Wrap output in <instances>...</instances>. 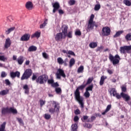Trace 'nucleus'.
Segmentation results:
<instances>
[{
	"label": "nucleus",
	"instance_id": "obj_36",
	"mask_svg": "<svg viewBox=\"0 0 131 131\" xmlns=\"http://www.w3.org/2000/svg\"><path fill=\"white\" fill-rule=\"evenodd\" d=\"M104 81H105V77H104V76H102L101 77L99 82L100 85H103L104 84Z\"/></svg>",
	"mask_w": 131,
	"mask_h": 131
},
{
	"label": "nucleus",
	"instance_id": "obj_1",
	"mask_svg": "<svg viewBox=\"0 0 131 131\" xmlns=\"http://www.w3.org/2000/svg\"><path fill=\"white\" fill-rule=\"evenodd\" d=\"M86 85L85 84H82L79 86L75 90L74 95L76 100L78 101V103L81 106V108H84V105L83 103V98L80 96V92L79 91H83Z\"/></svg>",
	"mask_w": 131,
	"mask_h": 131
},
{
	"label": "nucleus",
	"instance_id": "obj_48",
	"mask_svg": "<svg viewBox=\"0 0 131 131\" xmlns=\"http://www.w3.org/2000/svg\"><path fill=\"white\" fill-rule=\"evenodd\" d=\"M94 18H95V15L92 14L90 16V18L89 20V22H95L94 21Z\"/></svg>",
	"mask_w": 131,
	"mask_h": 131
},
{
	"label": "nucleus",
	"instance_id": "obj_51",
	"mask_svg": "<svg viewBox=\"0 0 131 131\" xmlns=\"http://www.w3.org/2000/svg\"><path fill=\"white\" fill-rule=\"evenodd\" d=\"M104 49V46H100L99 47H98L96 49V52H101Z\"/></svg>",
	"mask_w": 131,
	"mask_h": 131
},
{
	"label": "nucleus",
	"instance_id": "obj_44",
	"mask_svg": "<svg viewBox=\"0 0 131 131\" xmlns=\"http://www.w3.org/2000/svg\"><path fill=\"white\" fill-rule=\"evenodd\" d=\"M76 1L75 0H70L69 1V5L70 6H74L75 5Z\"/></svg>",
	"mask_w": 131,
	"mask_h": 131
},
{
	"label": "nucleus",
	"instance_id": "obj_24",
	"mask_svg": "<svg viewBox=\"0 0 131 131\" xmlns=\"http://www.w3.org/2000/svg\"><path fill=\"white\" fill-rule=\"evenodd\" d=\"M37 50V47L34 46H31L28 48V52H35Z\"/></svg>",
	"mask_w": 131,
	"mask_h": 131
},
{
	"label": "nucleus",
	"instance_id": "obj_34",
	"mask_svg": "<svg viewBox=\"0 0 131 131\" xmlns=\"http://www.w3.org/2000/svg\"><path fill=\"white\" fill-rule=\"evenodd\" d=\"M15 30V27H11L8 29L7 31H6V34H10L12 31H14Z\"/></svg>",
	"mask_w": 131,
	"mask_h": 131
},
{
	"label": "nucleus",
	"instance_id": "obj_7",
	"mask_svg": "<svg viewBox=\"0 0 131 131\" xmlns=\"http://www.w3.org/2000/svg\"><path fill=\"white\" fill-rule=\"evenodd\" d=\"M31 75H32V70L31 69H28L23 73L20 80H24L25 79H28Z\"/></svg>",
	"mask_w": 131,
	"mask_h": 131
},
{
	"label": "nucleus",
	"instance_id": "obj_59",
	"mask_svg": "<svg viewBox=\"0 0 131 131\" xmlns=\"http://www.w3.org/2000/svg\"><path fill=\"white\" fill-rule=\"evenodd\" d=\"M122 93H126V87L123 86L121 87Z\"/></svg>",
	"mask_w": 131,
	"mask_h": 131
},
{
	"label": "nucleus",
	"instance_id": "obj_47",
	"mask_svg": "<svg viewBox=\"0 0 131 131\" xmlns=\"http://www.w3.org/2000/svg\"><path fill=\"white\" fill-rule=\"evenodd\" d=\"M7 75V73H6V72L5 71H3L1 73V77H2V78H4L5 77H6Z\"/></svg>",
	"mask_w": 131,
	"mask_h": 131
},
{
	"label": "nucleus",
	"instance_id": "obj_26",
	"mask_svg": "<svg viewBox=\"0 0 131 131\" xmlns=\"http://www.w3.org/2000/svg\"><path fill=\"white\" fill-rule=\"evenodd\" d=\"M9 93V90H4L0 92V96H6V95H8Z\"/></svg>",
	"mask_w": 131,
	"mask_h": 131
},
{
	"label": "nucleus",
	"instance_id": "obj_8",
	"mask_svg": "<svg viewBox=\"0 0 131 131\" xmlns=\"http://www.w3.org/2000/svg\"><path fill=\"white\" fill-rule=\"evenodd\" d=\"M111 32V29L109 27H104L102 28L101 34L102 36H109Z\"/></svg>",
	"mask_w": 131,
	"mask_h": 131
},
{
	"label": "nucleus",
	"instance_id": "obj_64",
	"mask_svg": "<svg viewBox=\"0 0 131 131\" xmlns=\"http://www.w3.org/2000/svg\"><path fill=\"white\" fill-rule=\"evenodd\" d=\"M89 119V116H83V120H87V119Z\"/></svg>",
	"mask_w": 131,
	"mask_h": 131
},
{
	"label": "nucleus",
	"instance_id": "obj_6",
	"mask_svg": "<svg viewBox=\"0 0 131 131\" xmlns=\"http://www.w3.org/2000/svg\"><path fill=\"white\" fill-rule=\"evenodd\" d=\"M48 79H49V76L46 74H43L37 78L36 80V82L39 84H45V83H47Z\"/></svg>",
	"mask_w": 131,
	"mask_h": 131
},
{
	"label": "nucleus",
	"instance_id": "obj_50",
	"mask_svg": "<svg viewBox=\"0 0 131 131\" xmlns=\"http://www.w3.org/2000/svg\"><path fill=\"white\" fill-rule=\"evenodd\" d=\"M17 120H18V122L20 124H24V123L23 122V120L21 118H16Z\"/></svg>",
	"mask_w": 131,
	"mask_h": 131
},
{
	"label": "nucleus",
	"instance_id": "obj_54",
	"mask_svg": "<svg viewBox=\"0 0 131 131\" xmlns=\"http://www.w3.org/2000/svg\"><path fill=\"white\" fill-rule=\"evenodd\" d=\"M80 113V111L79 109L76 110L74 112V114H75V115H79Z\"/></svg>",
	"mask_w": 131,
	"mask_h": 131
},
{
	"label": "nucleus",
	"instance_id": "obj_3",
	"mask_svg": "<svg viewBox=\"0 0 131 131\" xmlns=\"http://www.w3.org/2000/svg\"><path fill=\"white\" fill-rule=\"evenodd\" d=\"M51 104L53 108L51 107L49 108V113H51V114L57 113V115H58L59 113H60V108H61V106H60V103L57 101H51Z\"/></svg>",
	"mask_w": 131,
	"mask_h": 131
},
{
	"label": "nucleus",
	"instance_id": "obj_56",
	"mask_svg": "<svg viewBox=\"0 0 131 131\" xmlns=\"http://www.w3.org/2000/svg\"><path fill=\"white\" fill-rule=\"evenodd\" d=\"M42 56L45 59H48V58H49V55H48V54H47L46 52L42 53Z\"/></svg>",
	"mask_w": 131,
	"mask_h": 131
},
{
	"label": "nucleus",
	"instance_id": "obj_53",
	"mask_svg": "<svg viewBox=\"0 0 131 131\" xmlns=\"http://www.w3.org/2000/svg\"><path fill=\"white\" fill-rule=\"evenodd\" d=\"M36 79H37V76H36V75L33 74V76L32 77V80L33 81H34V80H36Z\"/></svg>",
	"mask_w": 131,
	"mask_h": 131
},
{
	"label": "nucleus",
	"instance_id": "obj_43",
	"mask_svg": "<svg viewBox=\"0 0 131 131\" xmlns=\"http://www.w3.org/2000/svg\"><path fill=\"white\" fill-rule=\"evenodd\" d=\"M83 126L84 127H87V128H92L93 125L90 123H85V124L83 125Z\"/></svg>",
	"mask_w": 131,
	"mask_h": 131
},
{
	"label": "nucleus",
	"instance_id": "obj_11",
	"mask_svg": "<svg viewBox=\"0 0 131 131\" xmlns=\"http://www.w3.org/2000/svg\"><path fill=\"white\" fill-rule=\"evenodd\" d=\"M47 83L48 84H51V86L52 88H58V86H60L59 83H58V82H54V79H50L47 80Z\"/></svg>",
	"mask_w": 131,
	"mask_h": 131
},
{
	"label": "nucleus",
	"instance_id": "obj_9",
	"mask_svg": "<svg viewBox=\"0 0 131 131\" xmlns=\"http://www.w3.org/2000/svg\"><path fill=\"white\" fill-rule=\"evenodd\" d=\"M131 50V46H124L121 47L120 48V52L121 54H126L129 53L128 51Z\"/></svg>",
	"mask_w": 131,
	"mask_h": 131
},
{
	"label": "nucleus",
	"instance_id": "obj_49",
	"mask_svg": "<svg viewBox=\"0 0 131 131\" xmlns=\"http://www.w3.org/2000/svg\"><path fill=\"white\" fill-rule=\"evenodd\" d=\"M39 102L41 107H42V106L46 104V101H43L42 99H40Z\"/></svg>",
	"mask_w": 131,
	"mask_h": 131
},
{
	"label": "nucleus",
	"instance_id": "obj_38",
	"mask_svg": "<svg viewBox=\"0 0 131 131\" xmlns=\"http://www.w3.org/2000/svg\"><path fill=\"white\" fill-rule=\"evenodd\" d=\"M57 62L59 65H63V63H64V60L61 57L57 58Z\"/></svg>",
	"mask_w": 131,
	"mask_h": 131
},
{
	"label": "nucleus",
	"instance_id": "obj_55",
	"mask_svg": "<svg viewBox=\"0 0 131 131\" xmlns=\"http://www.w3.org/2000/svg\"><path fill=\"white\" fill-rule=\"evenodd\" d=\"M112 105L111 104H109L107 106L106 108L105 109L106 112H108L110 111V109H111Z\"/></svg>",
	"mask_w": 131,
	"mask_h": 131
},
{
	"label": "nucleus",
	"instance_id": "obj_61",
	"mask_svg": "<svg viewBox=\"0 0 131 131\" xmlns=\"http://www.w3.org/2000/svg\"><path fill=\"white\" fill-rule=\"evenodd\" d=\"M46 25H47V23H46V21H45L43 24H42L41 25H40V28H41V29L43 28V27H45V26H46Z\"/></svg>",
	"mask_w": 131,
	"mask_h": 131
},
{
	"label": "nucleus",
	"instance_id": "obj_27",
	"mask_svg": "<svg viewBox=\"0 0 131 131\" xmlns=\"http://www.w3.org/2000/svg\"><path fill=\"white\" fill-rule=\"evenodd\" d=\"M23 89L25 90V94H27V95L29 94V87H28V85H24L23 86Z\"/></svg>",
	"mask_w": 131,
	"mask_h": 131
},
{
	"label": "nucleus",
	"instance_id": "obj_5",
	"mask_svg": "<svg viewBox=\"0 0 131 131\" xmlns=\"http://www.w3.org/2000/svg\"><path fill=\"white\" fill-rule=\"evenodd\" d=\"M108 59L111 62H112L113 65H117V64H119V61L121 59L120 56H119L118 54L113 56L111 53L109 54Z\"/></svg>",
	"mask_w": 131,
	"mask_h": 131
},
{
	"label": "nucleus",
	"instance_id": "obj_52",
	"mask_svg": "<svg viewBox=\"0 0 131 131\" xmlns=\"http://www.w3.org/2000/svg\"><path fill=\"white\" fill-rule=\"evenodd\" d=\"M84 96L85 98H90V96H91V94L88 91H85V92L84 93Z\"/></svg>",
	"mask_w": 131,
	"mask_h": 131
},
{
	"label": "nucleus",
	"instance_id": "obj_40",
	"mask_svg": "<svg viewBox=\"0 0 131 131\" xmlns=\"http://www.w3.org/2000/svg\"><path fill=\"white\" fill-rule=\"evenodd\" d=\"M125 38L127 41L131 40V33L127 34L125 37Z\"/></svg>",
	"mask_w": 131,
	"mask_h": 131
},
{
	"label": "nucleus",
	"instance_id": "obj_17",
	"mask_svg": "<svg viewBox=\"0 0 131 131\" xmlns=\"http://www.w3.org/2000/svg\"><path fill=\"white\" fill-rule=\"evenodd\" d=\"M11 45H12L11 39H10V38H7L6 39L5 44L4 45L5 49H9V48L11 47Z\"/></svg>",
	"mask_w": 131,
	"mask_h": 131
},
{
	"label": "nucleus",
	"instance_id": "obj_60",
	"mask_svg": "<svg viewBox=\"0 0 131 131\" xmlns=\"http://www.w3.org/2000/svg\"><path fill=\"white\" fill-rule=\"evenodd\" d=\"M7 19L9 20L10 22H12V21H13V16H12L11 15L9 16L8 17H7Z\"/></svg>",
	"mask_w": 131,
	"mask_h": 131
},
{
	"label": "nucleus",
	"instance_id": "obj_23",
	"mask_svg": "<svg viewBox=\"0 0 131 131\" xmlns=\"http://www.w3.org/2000/svg\"><path fill=\"white\" fill-rule=\"evenodd\" d=\"M96 4L95 6L94 10L95 11H99L101 9V4H100V2L98 1H96Z\"/></svg>",
	"mask_w": 131,
	"mask_h": 131
},
{
	"label": "nucleus",
	"instance_id": "obj_32",
	"mask_svg": "<svg viewBox=\"0 0 131 131\" xmlns=\"http://www.w3.org/2000/svg\"><path fill=\"white\" fill-rule=\"evenodd\" d=\"M123 33V31H118V32H116L115 35L114 36V37L116 38L118 37V36H120L121 34Z\"/></svg>",
	"mask_w": 131,
	"mask_h": 131
},
{
	"label": "nucleus",
	"instance_id": "obj_35",
	"mask_svg": "<svg viewBox=\"0 0 131 131\" xmlns=\"http://www.w3.org/2000/svg\"><path fill=\"white\" fill-rule=\"evenodd\" d=\"M93 80H94V78L93 77L89 78L88 79L87 82L85 84L86 85V86H87L88 84H91V83H92V82H93Z\"/></svg>",
	"mask_w": 131,
	"mask_h": 131
},
{
	"label": "nucleus",
	"instance_id": "obj_58",
	"mask_svg": "<svg viewBox=\"0 0 131 131\" xmlns=\"http://www.w3.org/2000/svg\"><path fill=\"white\" fill-rule=\"evenodd\" d=\"M79 120V117H78V116H75L74 118V121L75 122H77Z\"/></svg>",
	"mask_w": 131,
	"mask_h": 131
},
{
	"label": "nucleus",
	"instance_id": "obj_21",
	"mask_svg": "<svg viewBox=\"0 0 131 131\" xmlns=\"http://www.w3.org/2000/svg\"><path fill=\"white\" fill-rule=\"evenodd\" d=\"M89 47L91 49H95V48L98 47V42H91L89 44Z\"/></svg>",
	"mask_w": 131,
	"mask_h": 131
},
{
	"label": "nucleus",
	"instance_id": "obj_63",
	"mask_svg": "<svg viewBox=\"0 0 131 131\" xmlns=\"http://www.w3.org/2000/svg\"><path fill=\"white\" fill-rule=\"evenodd\" d=\"M58 13L60 15H63L64 14V11L62 9L58 10Z\"/></svg>",
	"mask_w": 131,
	"mask_h": 131
},
{
	"label": "nucleus",
	"instance_id": "obj_62",
	"mask_svg": "<svg viewBox=\"0 0 131 131\" xmlns=\"http://www.w3.org/2000/svg\"><path fill=\"white\" fill-rule=\"evenodd\" d=\"M107 72L108 73V74H113V70H110V69H107Z\"/></svg>",
	"mask_w": 131,
	"mask_h": 131
},
{
	"label": "nucleus",
	"instance_id": "obj_18",
	"mask_svg": "<svg viewBox=\"0 0 131 131\" xmlns=\"http://www.w3.org/2000/svg\"><path fill=\"white\" fill-rule=\"evenodd\" d=\"M61 33L64 35V37H66V34L67 33V30H68V26L63 25L61 27Z\"/></svg>",
	"mask_w": 131,
	"mask_h": 131
},
{
	"label": "nucleus",
	"instance_id": "obj_29",
	"mask_svg": "<svg viewBox=\"0 0 131 131\" xmlns=\"http://www.w3.org/2000/svg\"><path fill=\"white\" fill-rule=\"evenodd\" d=\"M6 124L7 122H4L2 124H1L0 127V131H6Z\"/></svg>",
	"mask_w": 131,
	"mask_h": 131
},
{
	"label": "nucleus",
	"instance_id": "obj_16",
	"mask_svg": "<svg viewBox=\"0 0 131 131\" xmlns=\"http://www.w3.org/2000/svg\"><path fill=\"white\" fill-rule=\"evenodd\" d=\"M20 73L19 71L16 72H11L10 73V76L11 78H15V77H17L19 78L20 77Z\"/></svg>",
	"mask_w": 131,
	"mask_h": 131
},
{
	"label": "nucleus",
	"instance_id": "obj_28",
	"mask_svg": "<svg viewBox=\"0 0 131 131\" xmlns=\"http://www.w3.org/2000/svg\"><path fill=\"white\" fill-rule=\"evenodd\" d=\"M71 131H77V129L78 128V126H77V124L75 123L72 125L71 126Z\"/></svg>",
	"mask_w": 131,
	"mask_h": 131
},
{
	"label": "nucleus",
	"instance_id": "obj_46",
	"mask_svg": "<svg viewBox=\"0 0 131 131\" xmlns=\"http://www.w3.org/2000/svg\"><path fill=\"white\" fill-rule=\"evenodd\" d=\"M66 36H67L69 38H72V32L70 31L68 34L67 33Z\"/></svg>",
	"mask_w": 131,
	"mask_h": 131
},
{
	"label": "nucleus",
	"instance_id": "obj_37",
	"mask_svg": "<svg viewBox=\"0 0 131 131\" xmlns=\"http://www.w3.org/2000/svg\"><path fill=\"white\" fill-rule=\"evenodd\" d=\"M8 60V58L5 57V55H0V61H3V62H6Z\"/></svg>",
	"mask_w": 131,
	"mask_h": 131
},
{
	"label": "nucleus",
	"instance_id": "obj_25",
	"mask_svg": "<svg viewBox=\"0 0 131 131\" xmlns=\"http://www.w3.org/2000/svg\"><path fill=\"white\" fill-rule=\"evenodd\" d=\"M75 64V59L74 58H72L70 59L69 61V67L71 68Z\"/></svg>",
	"mask_w": 131,
	"mask_h": 131
},
{
	"label": "nucleus",
	"instance_id": "obj_13",
	"mask_svg": "<svg viewBox=\"0 0 131 131\" xmlns=\"http://www.w3.org/2000/svg\"><path fill=\"white\" fill-rule=\"evenodd\" d=\"M52 7L53 8V13H55L59 9H60V4L58 2H55L52 3Z\"/></svg>",
	"mask_w": 131,
	"mask_h": 131
},
{
	"label": "nucleus",
	"instance_id": "obj_15",
	"mask_svg": "<svg viewBox=\"0 0 131 131\" xmlns=\"http://www.w3.org/2000/svg\"><path fill=\"white\" fill-rule=\"evenodd\" d=\"M95 27V22L89 21L88 25L86 27V31H90V30H93Z\"/></svg>",
	"mask_w": 131,
	"mask_h": 131
},
{
	"label": "nucleus",
	"instance_id": "obj_19",
	"mask_svg": "<svg viewBox=\"0 0 131 131\" xmlns=\"http://www.w3.org/2000/svg\"><path fill=\"white\" fill-rule=\"evenodd\" d=\"M25 7L27 10H32L33 9V3L30 1H28L26 3Z\"/></svg>",
	"mask_w": 131,
	"mask_h": 131
},
{
	"label": "nucleus",
	"instance_id": "obj_10",
	"mask_svg": "<svg viewBox=\"0 0 131 131\" xmlns=\"http://www.w3.org/2000/svg\"><path fill=\"white\" fill-rule=\"evenodd\" d=\"M56 75L57 79H61V76L63 77V78L66 77V75L65 74V73H64V71L61 69H59L57 70Z\"/></svg>",
	"mask_w": 131,
	"mask_h": 131
},
{
	"label": "nucleus",
	"instance_id": "obj_20",
	"mask_svg": "<svg viewBox=\"0 0 131 131\" xmlns=\"http://www.w3.org/2000/svg\"><path fill=\"white\" fill-rule=\"evenodd\" d=\"M24 56H20L17 59L16 61L19 65H22V64H23V63L24 62Z\"/></svg>",
	"mask_w": 131,
	"mask_h": 131
},
{
	"label": "nucleus",
	"instance_id": "obj_12",
	"mask_svg": "<svg viewBox=\"0 0 131 131\" xmlns=\"http://www.w3.org/2000/svg\"><path fill=\"white\" fill-rule=\"evenodd\" d=\"M66 37H65V35H63V33L60 32L57 33L55 36V40L56 41H62V39L63 38H65Z\"/></svg>",
	"mask_w": 131,
	"mask_h": 131
},
{
	"label": "nucleus",
	"instance_id": "obj_31",
	"mask_svg": "<svg viewBox=\"0 0 131 131\" xmlns=\"http://www.w3.org/2000/svg\"><path fill=\"white\" fill-rule=\"evenodd\" d=\"M84 70V68L83 66H80L77 70V73H82Z\"/></svg>",
	"mask_w": 131,
	"mask_h": 131
},
{
	"label": "nucleus",
	"instance_id": "obj_33",
	"mask_svg": "<svg viewBox=\"0 0 131 131\" xmlns=\"http://www.w3.org/2000/svg\"><path fill=\"white\" fill-rule=\"evenodd\" d=\"M40 36V33L38 32H36L34 34L31 36V38H33V37H39Z\"/></svg>",
	"mask_w": 131,
	"mask_h": 131
},
{
	"label": "nucleus",
	"instance_id": "obj_41",
	"mask_svg": "<svg viewBox=\"0 0 131 131\" xmlns=\"http://www.w3.org/2000/svg\"><path fill=\"white\" fill-rule=\"evenodd\" d=\"M55 92L56 94H61L62 93V89L59 87H55Z\"/></svg>",
	"mask_w": 131,
	"mask_h": 131
},
{
	"label": "nucleus",
	"instance_id": "obj_2",
	"mask_svg": "<svg viewBox=\"0 0 131 131\" xmlns=\"http://www.w3.org/2000/svg\"><path fill=\"white\" fill-rule=\"evenodd\" d=\"M109 92L111 95L113 94V97H116L117 99H121L122 97L125 100V102H128V101L130 100V96L129 95L123 92L121 93L120 95H119L117 93L115 88H111Z\"/></svg>",
	"mask_w": 131,
	"mask_h": 131
},
{
	"label": "nucleus",
	"instance_id": "obj_14",
	"mask_svg": "<svg viewBox=\"0 0 131 131\" xmlns=\"http://www.w3.org/2000/svg\"><path fill=\"white\" fill-rule=\"evenodd\" d=\"M30 39V34L26 33L24 34L20 38L21 41H28Z\"/></svg>",
	"mask_w": 131,
	"mask_h": 131
},
{
	"label": "nucleus",
	"instance_id": "obj_42",
	"mask_svg": "<svg viewBox=\"0 0 131 131\" xmlns=\"http://www.w3.org/2000/svg\"><path fill=\"white\" fill-rule=\"evenodd\" d=\"M51 117H52V116L49 114H45L44 115V118L47 120H49V119H51Z\"/></svg>",
	"mask_w": 131,
	"mask_h": 131
},
{
	"label": "nucleus",
	"instance_id": "obj_30",
	"mask_svg": "<svg viewBox=\"0 0 131 131\" xmlns=\"http://www.w3.org/2000/svg\"><path fill=\"white\" fill-rule=\"evenodd\" d=\"M93 89H94V84H92L86 88L85 91L86 92H92Z\"/></svg>",
	"mask_w": 131,
	"mask_h": 131
},
{
	"label": "nucleus",
	"instance_id": "obj_57",
	"mask_svg": "<svg viewBox=\"0 0 131 131\" xmlns=\"http://www.w3.org/2000/svg\"><path fill=\"white\" fill-rule=\"evenodd\" d=\"M5 83L6 85H11V82L8 79H5Z\"/></svg>",
	"mask_w": 131,
	"mask_h": 131
},
{
	"label": "nucleus",
	"instance_id": "obj_45",
	"mask_svg": "<svg viewBox=\"0 0 131 131\" xmlns=\"http://www.w3.org/2000/svg\"><path fill=\"white\" fill-rule=\"evenodd\" d=\"M75 34L78 36H80V35H81V32L80 30H76L75 32Z\"/></svg>",
	"mask_w": 131,
	"mask_h": 131
},
{
	"label": "nucleus",
	"instance_id": "obj_4",
	"mask_svg": "<svg viewBox=\"0 0 131 131\" xmlns=\"http://www.w3.org/2000/svg\"><path fill=\"white\" fill-rule=\"evenodd\" d=\"M1 113L2 115L4 116L6 115V114H10L11 113H12V114H17L18 113V112L17 111V110L13 108V107H2Z\"/></svg>",
	"mask_w": 131,
	"mask_h": 131
},
{
	"label": "nucleus",
	"instance_id": "obj_22",
	"mask_svg": "<svg viewBox=\"0 0 131 131\" xmlns=\"http://www.w3.org/2000/svg\"><path fill=\"white\" fill-rule=\"evenodd\" d=\"M62 53H63V54H69V55H71V56H74V57H75V53H74V52L71 50L67 51L65 50H63Z\"/></svg>",
	"mask_w": 131,
	"mask_h": 131
},
{
	"label": "nucleus",
	"instance_id": "obj_39",
	"mask_svg": "<svg viewBox=\"0 0 131 131\" xmlns=\"http://www.w3.org/2000/svg\"><path fill=\"white\" fill-rule=\"evenodd\" d=\"M123 4L128 7H130V6H131V2L128 0H124Z\"/></svg>",
	"mask_w": 131,
	"mask_h": 131
}]
</instances>
